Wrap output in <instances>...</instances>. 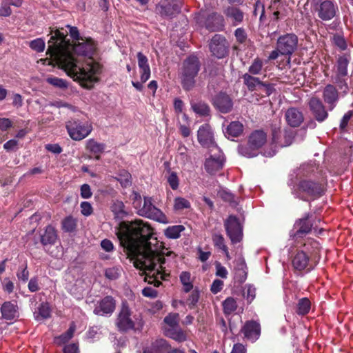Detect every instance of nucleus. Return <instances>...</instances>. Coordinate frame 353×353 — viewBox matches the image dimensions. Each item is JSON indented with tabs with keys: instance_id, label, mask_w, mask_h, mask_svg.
<instances>
[{
	"instance_id": "obj_1",
	"label": "nucleus",
	"mask_w": 353,
	"mask_h": 353,
	"mask_svg": "<svg viewBox=\"0 0 353 353\" xmlns=\"http://www.w3.org/2000/svg\"><path fill=\"white\" fill-rule=\"evenodd\" d=\"M154 234L153 229L142 220L121 222L117 233L121 245L134 259V267L143 271L145 281L159 287L160 279L167 281L170 276L164 265L165 256L175 258L176 255L172 251L164 253L163 243Z\"/></svg>"
},
{
	"instance_id": "obj_2",
	"label": "nucleus",
	"mask_w": 353,
	"mask_h": 353,
	"mask_svg": "<svg viewBox=\"0 0 353 353\" xmlns=\"http://www.w3.org/2000/svg\"><path fill=\"white\" fill-rule=\"evenodd\" d=\"M72 46L74 53L70 51V41L67 34L57 30L48 41L47 54L67 74L87 89H92L95 77L100 72V65L92 59L96 50V43L91 38L81 39Z\"/></svg>"
},
{
	"instance_id": "obj_3",
	"label": "nucleus",
	"mask_w": 353,
	"mask_h": 353,
	"mask_svg": "<svg viewBox=\"0 0 353 353\" xmlns=\"http://www.w3.org/2000/svg\"><path fill=\"white\" fill-rule=\"evenodd\" d=\"M326 188L325 179H304L298 182L293 193L297 198L303 201H307L309 199L315 200L325 194Z\"/></svg>"
},
{
	"instance_id": "obj_4",
	"label": "nucleus",
	"mask_w": 353,
	"mask_h": 353,
	"mask_svg": "<svg viewBox=\"0 0 353 353\" xmlns=\"http://www.w3.org/2000/svg\"><path fill=\"white\" fill-rule=\"evenodd\" d=\"M200 70L201 62L196 56L190 55L184 59L179 72V77L185 91H190L194 88L196 77Z\"/></svg>"
},
{
	"instance_id": "obj_5",
	"label": "nucleus",
	"mask_w": 353,
	"mask_h": 353,
	"mask_svg": "<svg viewBox=\"0 0 353 353\" xmlns=\"http://www.w3.org/2000/svg\"><path fill=\"white\" fill-rule=\"evenodd\" d=\"M321 219L316 217L312 213H305L303 216L295 220L293 228L290 232V236L294 241H298L319 230L317 223Z\"/></svg>"
},
{
	"instance_id": "obj_6",
	"label": "nucleus",
	"mask_w": 353,
	"mask_h": 353,
	"mask_svg": "<svg viewBox=\"0 0 353 353\" xmlns=\"http://www.w3.org/2000/svg\"><path fill=\"white\" fill-rule=\"evenodd\" d=\"M267 142V134L262 130L253 131L248 137L246 144L238 147L239 153L245 157L251 158L258 154V151Z\"/></svg>"
},
{
	"instance_id": "obj_7",
	"label": "nucleus",
	"mask_w": 353,
	"mask_h": 353,
	"mask_svg": "<svg viewBox=\"0 0 353 353\" xmlns=\"http://www.w3.org/2000/svg\"><path fill=\"white\" fill-rule=\"evenodd\" d=\"M115 325L119 332L126 333L135 329L132 312L126 301H122L119 313L115 320Z\"/></svg>"
},
{
	"instance_id": "obj_8",
	"label": "nucleus",
	"mask_w": 353,
	"mask_h": 353,
	"mask_svg": "<svg viewBox=\"0 0 353 353\" xmlns=\"http://www.w3.org/2000/svg\"><path fill=\"white\" fill-rule=\"evenodd\" d=\"M242 79L243 84L250 92H259L262 97H268L274 91L272 83L263 81L248 73L243 74Z\"/></svg>"
},
{
	"instance_id": "obj_9",
	"label": "nucleus",
	"mask_w": 353,
	"mask_h": 353,
	"mask_svg": "<svg viewBox=\"0 0 353 353\" xmlns=\"http://www.w3.org/2000/svg\"><path fill=\"white\" fill-rule=\"evenodd\" d=\"M65 128L70 137L74 141L83 140L92 130V126L88 122H82L79 119H74L66 122Z\"/></svg>"
},
{
	"instance_id": "obj_10",
	"label": "nucleus",
	"mask_w": 353,
	"mask_h": 353,
	"mask_svg": "<svg viewBox=\"0 0 353 353\" xmlns=\"http://www.w3.org/2000/svg\"><path fill=\"white\" fill-rule=\"evenodd\" d=\"M209 50L212 56L221 59L229 55L230 43L225 36L215 34L209 41Z\"/></svg>"
},
{
	"instance_id": "obj_11",
	"label": "nucleus",
	"mask_w": 353,
	"mask_h": 353,
	"mask_svg": "<svg viewBox=\"0 0 353 353\" xmlns=\"http://www.w3.org/2000/svg\"><path fill=\"white\" fill-rule=\"evenodd\" d=\"M224 228L231 243L234 245L240 243L243 236V225L239 218L235 215H230L224 221Z\"/></svg>"
},
{
	"instance_id": "obj_12",
	"label": "nucleus",
	"mask_w": 353,
	"mask_h": 353,
	"mask_svg": "<svg viewBox=\"0 0 353 353\" xmlns=\"http://www.w3.org/2000/svg\"><path fill=\"white\" fill-rule=\"evenodd\" d=\"M292 265L295 271L310 272L316 266V262L309 254L297 250L292 258Z\"/></svg>"
},
{
	"instance_id": "obj_13",
	"label": "nucleus",
	"mask_w": 353,
	"mask_h": 353,
	"mask_svg": "<svg viewBox=\"0 0 353 353\" xmlns=\"http://www.w3.org/2000/svg\"><path fill=\"white\" fill-rule=\"evenodd\" d=\"M140 216L147 217L159 222L163 221L165 215L152 203L151 197H144L143 203L137 208Z\"/></svg>"
},
{
	"instance_id": "obj_14",
	"label": "nucleus",
	"mask_w": 353,
	"mask_h": 353,
	"mask_svg": "<svg viewBox=\"0 0 353 353\" xmlns=\"http://www.w3.org/2000/svg\"><path fill=\"white\" fill-rule=\"evenodd\" d=\"M298 44L297 36L294 34H286L279 37L277 50L282 55H291L296 49Z\"/></svg>"
},
{
	"instance_id": "obj_15",
	"label": "nucleus",
	"mask_w": 353,
	"mask_h": 353,
	"mask_svg": "<svg viewBox=\"0 0 353 353\" xmlns=\"http://www.w3.org/2000/svg\"><path fill=\"white\" fill-rule=\"evenodd\" d=\"M181 5L179 0H160L156 12L162 17H172L180 12Z\"/></svg>"
},
{
	"instance_id": "obj_16",
	"label": "nucleus",
	"mask_w": 353,
	"mask_h": 353,
	"mask_svg": "<svg viewBox=\"0 0 353 353\" xmlns=\"http://www.w3.org/2000/svg\"><path fill=\"white\" fill-rule=\"evenodd\" d=\"M117 301L110 295L104 296L95 305L93 313L99 316H110L116 309Z\"/></svg>"
},
{
	"instance_id": "obj_17",
	"label": "nucleus",
	"mask_w": 353,
	"mask_h": 353,
	"mask_svg": "<svg viewBox=\"0 0 353 353\" xmlns=\"http://www.w3.org/2000/svg\"><path fill=\"white\" fill-rule=\"evenodd\" d=\"M308 107L312 116L319 123H323L328 118V109L326 110L325 106L319 98L316 97H311L308 101Z\"/></svg>"
},
{
	"instance_id": "obj_18",
	"label": "nucleus",
	"mask_w": 353,
	"mask_h": 353,
	"mask_svg": "<svg viewBox=\"0 0 353 353\" xmlns=\"http://www.w3.org/2000/svg\"><path fill=\"white\" fill-rule=\"evenodd\" d=\"M212 103L214 108L222 114L230 112L234 105L231 97L222 91L212 98Z\"/></svg>"
},
{
	"instance_id": "obj_19",
	"label": "nucleus",
	"mask_w": 353,
	"mask_h": 353,
	"mask_svg": "<svg viewBox=\"0 0 353 353\" xmlns=\"http://www.w3.org/2000/svg\"><path fill=\"white\" fill-rule=\"evenodd\" d=\"M197 139L203 147L210 148L215 145L213 132L209 124H203L199 127Z\"/></svg>"
},
{
	"instance_id": "obj_20",
	"label": "nucleus",
	"mask_w": 353,
	"mask_h": 353,
	"mask_svg": "<svg viewBox=\"0 0 353 353\" xmlns=\"http://www.w3.org/2000/svg\"><path fill=\"white\" fill-rule=\"evenodd\" d=\"M241 332L247 340L254 342L261 335V325L255 321H247L242 327Z\"/></svg>"
},
{
	"instance_id": "obj_21",
	"label": "nucleus",
	"mask_w": 353,
	"mask_h": 353,
	"mask_svg": "<svg viewBox=\"0 0 353 353\" xmlns=\"http://www.w3.org/2000/svg\"><path fill=\"white\" fill-rule=\"evenodd\" d=\"M322 97L324 102L327 105L328 110H333L339 99V94L336 87L332 84L327 85L323 90Z\"/></svg>"
},
{
	"instance_id": "obj_22",
	"label": "nucleus",
	"mask_w": 353,
	"mask_h": 353,
	"mask_svg": "<svg viewBox=\"0 0 353 353\" xmlns=\"http://www.w3.org/2000/svg\"><path fill=\"white\" fill-rule=\"evenodd\" d=\"M285 119L290 126L296 128L303 122L304 117L299 108L291 107L286 110Z\"/></svg>"
},
{
	"instance_id": "obj_23",
	"label": "nucleus",
	"mask_w": 353,
	"mask_h": 353,
	"mask_svg": "<svg viewBox=\"0 0 353 353\" xmlns=\"http://www.w3.org/2000/svg\"><path fill=\"white\" fill-rule=\"evenodd\" d=\"M58 235L55 228L51 225H47L44 230L38 236V240L41 244L46 247L48 245H54L57 239Z\"/></svg>"
},
{
	"instance_id": "obj_24",
	"label": "nucleus",
	"mask_w": 353,
	"mask_h": 353,
	"mask_svg": "<svg viewBox=\"0 0 353 353\" xmlns=\"http://www.w3.org/2000/svg\"><path fill=\"white\" fill-rule=\"evenodd\" d=\"M350 54H343L342 55H339L336 59V79L338 80H341L343 77L347 76V66L350 61Z\"/></svg>"
},
{
	"instance_id": "obj_25",
	"label": "nucleus",
	"mask_w": 353,
	"mask_h": 353,
	"mask_svg": "<svg viewBox=\"0 0 353 353\" xmlns=\"http://www.w3.org/2000/svg\"><path fill=\"white\" fill-rule=\"evenodd\" d=\"M224 164V158L221 155L217 157L210 156L206 159L204 164L205 170L210 174H214L219 170H221Z\"/></svg>"
},
{
	"instance_id": "obj_26",
	"label": "nucleus",
	"mask_w": 353,
	"mask_h": 353,
	"mask_svg": "<svg viewBox=\"0 0 353 353\" xmlns=\"http://www.w3.org/2000/svg\"><path fill=\"white\" fill-rule=\"evenodd\" d=\"M1 317L7 321H12L19 317L18 306L11 301L4 302L0 308Z\"/></svg>"
},
{
	"instance_id": "obj_27",
	"label": "nucleus",
	"mask_w": 353,
	"mask_h": 353,
	"mask_svg": "<svg viewBox=\"0 0 353 353\" xmlns=\"http://www.w3.org/2000/svg\"><path fill=\"white\" fill-rule=\"evenodd\" d=\"M336 9V8L332 1L330 0L323 1L320 5L319 16L323 20H330L335 16Z\"/></svg>"
},
{
	"instance_id": "obj_28",
	"label": "nucleus",
	"mask_w": 353,
	"mask_h": 353,
	"mask_svg": "<svg viewBox=\"0 0 353 353\" xmlns=\"http://www.w3.org/2000/svg\"><path fill=\"white\" fill-rule=\"evenodd\" d=\"M170 348V345L166 340L159 339L144 348L143 353H166Z\"/></svg>"
},
{
	"instance_id": "obj_29",
	"label": "nucleus",
	"mask_w": 353,
	"mask_h": 353,
	"mask_svg": "<svg viewBox=\"0 0 353 353\" xmlns=\"http://www.w3.org/2000/svg\"><path fill=\"white\" fill-rule=\"evenodd\" d=\"M165 334L178 342H183L187 339L185 332L179 325L166 328L165 330Z\"/></svg>"
},
{
	"instance_id": "obj_30",
	"label": "nucleus",
	"mask_w": 353,
	"mask_h": 353,
	"mask_svg": "<svg viewBox=\"0 0 353 353\" xmlns=\"http://www.w3.org/2000/svg\"><path fill=\"white\" fill-rule=\"evenodd\" d=\"M196 22H203L204 19H206L207 22L215 21L216 22H223V17L220 14L215 12L208 13L206 11L201 10L199 12L195 14L194 17Z\"/></svg>"
},
{
	"instance_id": "obj_31",
	"label": "nucleus",
	"mask_w": 353,
	"mask_h": 353,
	"mask_svg": "<svg viewBox=\"0 0 353 353\" xmlns=\"http://www.w3.org/2000/svg\"><path fill=\"white\" fill-rule=\"evenodd\" d=\"M86 150L96 155L97 160L100 159V154L104 152L105 145L104 143H98L93 139L87 141Z\"/></svg>"
},
{
	"instance_id": "obj_32",
	"label": "nucleus",
	"mask_w": 353,
	"mask_h": 353,
	"mask_svg": "<svg viewBox=\"0 0 353 353\" xmlns=\"http://www.w3.org/2000/svg\"><path fill=\"white\" fill-rule=\"evenodd\" d=\"M320 249L319 243L314 239H307L301 247L300 251H303L306 254H309L312 259V256L316 254Z\"/></svg>"
},
{
	"instance_id": "obj_33",
	"label": "nucleus",
	"mask_w": 353,
	"mask_h": 353,
	"mask_svg": "<svg viewBox=\"0 0 353 353\" xmlns=\"http://www.w3.org/2000/svg\"><path fill=\"white\" fill-rule=\"evenodd\" d=\"M223 13L228 18L234 20L235 22H242L243 19V12L234 6H228L224 10Z\"/></svg>"
},
{
	"instance_id": "obj_34",
	"label": "nucleus",
	"mask_w": 353,
	"mask_h": 353,
	"mask_svg": "<svg viewBox=\"0 0 353 353\" xmlns=\"http://www.w3.org/2000/svg\"><path fill=\"white\" fill-rule=\"evenodd\" d=\"M180 281L183 285V290L185 293L191 292L193 288V282L191 279V274L188 271H183L179 275Z\"/></svg>"
},
{
	"instance_id": "obj_35",
	"label": "nucleus",
	"mask_w": 353,
	"mask_h": 353,
	"mask_svg": "<svg viewBox=\"0 0 353 353\" xmlns=\"http://www.w3.org/2000/svg\"><path fill=\"white\" fill-rule=\"evenodd\" d=\"M75 325L72 323L68 330L62 334L54 338V343L59 345L68 342L74 336L75 332Z\"/></svg>"
},
{
	"instance_id": "obj_36",
	"label": "nucleus",
	"mask_w": 353,
	"mask_h": 353,
	"mask_svg": "<svg viewBox=\"0 0 353 353\" xmlns=\"http://www.w3.org/2000/svg\"><path fill=\"white\" fill-rule=\"evenodd\" d=\"M243 131V125L240 121H232L226 128L225 133L232 137H238Z\"/></svg>"
},
{
	"instance_id": "obj_37",
	"label": "nucleus",
	"mask_w": 353,
	"mask_h": 353,
	"mask_svg": "<svg viewBox=\"0 0 353 353\" xmlns=\"http://www.w3.org/2000/svg\"><path fill=\"white\" fill-rule=\"evenodd\" d=\"M311 308V302L307 298H301L296 304V312L299 315L304 316L309 313Z\"/></svg>"
},
{
	"instance_id": "obj_38",
	"label": "nucleus",
	"mask_w": 353,
	"mask_h": 353,
	"mask_svg": "<svg viewBox=\"0 0 353 353\" xmlns=\"http://www.w3.org/2000/svg\"><path fill=\"white\" fill-rule=\"evenodd\" d=\"M223 310L225 315H230L237 309V303L233 297H228L222 303Z\"/></svg>"
},
{
	"instance_id": "obj_39",
	"label": "nucleus",
	"mask_w": 353,
	"mask_h": 353,
	"mask_svg": "<svg viewBox=\"0 0 353 353\" xmlns=\"http://www.w3.org/2000/svg\"><path fill=\"white\" fill-rule=\"evenodd\" d=\"M184 230L185 227L182 225L169 226L165 230V235L168 239H176L180 237L181 232Z\"/></svg>"
},
{
	"instance_id": "obj_40",
	"label": "nucleus",
	"mask_w": 353,
	"mask_h": 353,
	"mask_svg": "<svg viewBox=\"0 0 353 353\" xmlns=\"http://www.w3.org/2000/svg\"><path fill=\"white\" fill-rule=\"evenodd\" d=\"M212 241L214 248L219 250H223L228 248L223 235L219 232H213L212 233Z\"/></svg>"
},
{
	"instance_id": "obj_41",
	"label": "nucleus",
	"mask_w": 353,
	"mask_h": 353,
	"mask_svg": "<svg viewBox=\"0 0 353 353\" xmlns=\"http://www.w3.org/2000/svg\"><path fill=\"white\" fill-rule=\"evenodd\" d=\"M192 108L195 113L200 116L207 117L210 114V106L204 102L193 103L192 104Z\"/></svg>"
},
{
	"instance_id": "obj_42",
	"label": "nucleus",
	"mask_w": 353,
	"mask_h": 353,
	"mask_svg": "<svg viewBox=\"0 0 353 353\" xmlns=\"http://www.w3.org/2000/svg\"><path fill=\"white\" fill-rule=\"evenodd\" d=\"M117 180L119 181L121 185L125 188L132 185L131 174L125 170H120Z\"/></svg>"
},
{
	"instance_id": "obj_43",
	"label": "nucleus",
	"mask_w": 353,
	"mask_h": 353,
	"mask_svg": "<svg viewBox=\"0 0 353 353\" xmlns=\"http://www.w3.org/2000/svg\"><path fill=\"white\" fill-rule=\"evenodd\" d=\"M77 219L72 216H66L61 222L62 230L66 232H72L77 228Z\"/></svg>"
},
{
	"instance_id": "obj_44",
	"label": "nucleus",
	"mask_w": 353,
	"mask_h": 353,
	"mask_svg": "<svg viewBox=\"0 0 353 353\" xmlns=\"http://www.w3.org/2000/svg\"><path fill=\"white\" fill-rule=\"evenodd\" d=\"M281 5V2L280 0H274L271 2L270 6L268 9V12L270 15H272V19L278 20L279 19V15L280 14V8L279 7Z\"/></svg>"
},
{
	"instance_id": "obj_45",
	"label": "nucleus",
	"mask_w": 353,
	"mask_h": 353,
	"mask_svg": "<svg viewBox=\"0 0 353 353\" xmlns=\"http://www.w3.org/2000/svg\"><path fill=\"white\" fill-rule=\"evenodd\" d=\"M263 65V61L260 58L256 57L249 67L248 73L252 76L257 75L261 73Z\"/></svg>"
},
{
	"instance_id": "obj_46",
	"label": "nucleus",
	"mask_w": 353,
	"mask_h": 353,
	"mask_svg": "<svg viewBox=\"0 0 353 353\" xmlns=\"http://www.w3.org/2000/svg\"><path fill=\"white\" fill-rule=\"evenodd\" d=\"M200 292L197 288L191 291V294L187 299V304L190 309L194 308L199 300Z\"/></svg>"
},
{
	"instance_id": "obj_47",
	"label": "nucleus",
	"mask_w": 353,
	"mask_h": 353,
	"mask_svg": "<svg viewBox=\"0 0 353 353\" xmlns=\"http://www.w3.org/2000/svg\"><path fill=\"white\" fill-rule=\"evenodd\" d=\"M121 268L120 266H114L105 269V276L110 280H116L121 275Z\"/></svg>"
},
{
	"instance_id": "obj_48",
	"label": "nucleus",
	"mask_w": 353,
	"mask_h": 353,
	"mask_svg": "<svg viewBox=\"0 0 353 353\" xmlns=\"http://www.w3.org/2000/svg\"><path fill=\"white\" fill-rule=\"evenodd\" d=\"M191 206L190 201L183 197H176L174 199V209L176 211L188 209Z\"/></svg>"
},
{
	"instance_id": "obj_49",
	"label": "nucleus",
	"mask_w": 353,
	"mask_h": 353,
	"mask_svg": "<svg viewBox=\"0 0 353 353\" xmlns=\"http://www.w3.org/2000/svg\"><path fill=\"white\" fill-rule=\"evenodd\" d=\"M46 81L57 88H66L68 87V83L65 80L63 79H60L56 77H50L46 79Z\"/></svg>"
},
{
	"instance_id": "obj_50",
	"label": "nucleus",
	"mask_w": 353,
	"mask_h": 353,
	"mask_svg": "<svg viewBox=\"0 0 353 353\" xmlns=\"http://www.w3.org/2000/svg\"><path fill=\"white\" fill-rule=\"evenodd\" d=\"M163 321L169 327L178 326L179 322V314L178 313H170L164 318Z\"/></svg>"
},
{
	"instance_id": "obj_51",
	"label": "nucleus",
	"mask_w": 353,
	"mask_h": 353,
	"mask_svg": "<svg viewBox=\"0 0 353 353\" xmlns=\"http://www.w3.org/2000/svg\"><path fill=\"white\" fill-rule=\"evenodd\" d=\"M218 194L223 201L228 202L232 205H235L236 204L234 200V195L232 192L225 190H222L219 192Z\"/></svg>"
},
{
	"instance_id": "obj_52",
	"label": "nucleus",
	"mask_w": 353,
	"mask_h": 353,
	"mask_svg": "<svg viewBox=\"0 0 353 353\" xmlns=\"http://www.w3.org/2000/svg\"><path fill=\"white\" fill-rule=\"evenodd\" d=\"M18 279L23 283H26L29 279V272L28 270L27 264L20 266L17 272Z\"/></svg>"
},
{
	"instance_id": "obj_53",
	"label": "nucleus",
	"mask_w": 353,
	"mask_h": 353,
	"mask_svg": "<svg viewBox=\"0 0 353 353\" xmlns=\"http://www.w3.org/2000/svg\"><path fill=\"white\" fill-rule=\"evenodd\" d=\"M30 47L37 52H41L45 49V41L41 38L34 39L30 43Z\"/></svg>"
},
{
	"instance_id": "obj_54",
	"label": "nucleus",
	"mask_w": 353,
	"mask_h": 353,
	"mask_svg": "<svg viewBox=\"0 0 353 353\" xmlns=\"http://www.w3.org/2000/svg\"><path fill=\"white\" fill-rule=\"evenodd\" d=\"M124 208L125 205L123 203L120 201H116L111 206L112 212L117 216L126 214V212L124 210Z\"/></svg>"
},
{
	"instance_id": "obj_55",
	"label": "nucleus",
	"mask_w": 353,
	"mask_h": 353,
	"mask_svg": "<svg viewBox=\"0 0 353 353\" xmlns=\"http://www.w3.org/2000/svg\"><path fill=\"white\" fill-rule=\"evenodd\" d=\"M167 181L173 190L179 188V179L175 172H171L167 177Z\"/></svg>"
},
{
	"instance_id": "obj_56",
	"label": "nucleus",
	"mask_w": 353,
	"mask_h": 353,
	"mask_svg": "<svg viewBox=\"0 0 353 353\" xmlns=\"http://www.w3.org/2000/svg\"><path fill=\"white\" fill-rule=\"evenodd\" d=\"M39 314L43 319H48L50 316V308L48 303H41L38 307Z\"/></svg>"
},
{
	"instance_id": "obj_57",
	"label": "nucleus",
	"mask_w": 353,
	"mask_h": 353,
	"mask_svg": "<svg viewBox=\"0 0 353 353\" xmlns=\"http://www.w3.org/2000/svg\"><path fill=\"white\" fill-rule=\"evenodd\" d=\"M333 40L334 44L339 48L341 50H345L347 49V43L343 36L340 34H334Z\"/></svg>"
},
{
	"instance_id": "obj_58",
	"label": "nucleus",
	"mask_w": 353,
	"mask_h": 353,
	"mask_svg": "<svg viewBox=\"0 0 353 353\" xmlns=\"http://www.w3.org/2000/svg\"><path fill=\"white\" fill-rule=\"evenodd\" d=\"M81 212L83 215L88 216L93 212V208L91 204L88 201H83L81 203Z\"/></svg>"
},
{
	"instance_id": "obj_59",
	"label": "nucleus",
	"mask_w": 353,
	"mask_h": 353,
	"mask_svg": "<svg viewBox=\"0 0 353 353\" xmlns=\"http://www.w3.org/2000/svg\"><path fill=\"white\" fill-rule=\"evenodd\" d=\"M140 79L142 83H145L151 75V70L150 66L139 68Z\"/></svg>"
},
{
	"instance_id": "obj_60",
	"label": "nucleus",
	"mask_w": 353,
	"mask_h": 353,
	"mask_svg": "<svg viewBox=\"0 0 353 353\" xmlns=\"http://www.w3.org/2000/svg\"><path fill=\"white\" fill-rule=\"evenodd\" d=\"M215 268H216V275L217 276H219L222 279H226L228 274V272L227 269L223 266L221 263L216 262L215 263Z\"/></svg>"
},
{
	"instance_id": "obj_61",
	"label": "nucleus",
	"mask_w": 353,
	"mask_h": 353,
	"mask_svg": "<svg viewBox=\"0 0 353 353\" xmlns=\"http://www.w3.org/2000/svg\"><path fill=\"white\" fill-rule=\"evenodd\" d=\"M258 14H260V21H262L265 16V9L263 4L259 1L256 2L254 10V14L256 16Z\"/></svg>"
},
{
	"instance_id": "obj_62",
	"label": "nucleus",
	"mask_w": 353,
	"mask_h": 353,
	"mask_svg": "<svg viewBox=\"0 0 353 353\" xmlns=\"http://www.w3.org/2000/svg\"><path fill=\"white\" fill-rule=\"evenodd\" d=\"M352 115H353V111H352V110L347 111L343 115L342 119L341 120V123H340V125H339L340 129L341 130H344L346 128Z\"/></svg>"
},
{
	"instance_id": "obj_63",
	"label": "nucleus",
	"mask_w": 353,
	"mask_h": 353,
	"mask_svg": "<svg viewBox=\"0 0 353 353\" xmlns=\"http://www.w3.org/2000/svg\"><path fill=\"white\" fill-rule=\"evenodd\" d=\"M223 287V281L219 279H215L214 280L212 284L211 285L210 291L213 294H216L222 290Z\"/></svg>"
},
{
	"instance_id": "obj_64",
	"label": "nucleus",
	"mask_w": 353,
	"mask_h": 353,
	"mask_svg": "<svg viewBox=\"0 0 353 353\" xmlns=\"http://www.w3.org/2000/svg\"><path fill=\"white\" fill-rule=\"evenodd\" d=\"M80 190H81V196L83 199H89L92 195V192L91 191L90 186L87 183L83 184L81 186Z\"/></svg>"
}]
</instances>
